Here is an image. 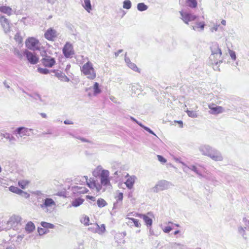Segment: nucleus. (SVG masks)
Returning <instances> with one entry per match:
<instances>
[{
    "label": "nucleus",
    "mask_w": 249,
    "mask_h": 249,
    "mask_svg": "<svg viewBox=\"0 0 249 249\" xmlns=\"http://www.w3.org/2000/svg\"><path fill=\"white\" fill-rule=\"evenodd\" d=\"M94 176L100 175V182H97L93 178H88L87 176H84L88 186L92 189H95L97 192L102 190V187H109L111 183L109 179V172L107 170L103 169L99 165L93 172Z\"/></svg>",
    "instance_id": "f257e3e1"
},
{
    "label": "nucleus",
    "mask_w": 249,
    "mask_h": 249,
    "mask_svg": "<svg viewBox=\"0 0 249 249\" xmlns=\"http://www.w3.org/2000/svg\"><path fill=\"white\" fill-rule=\"evenodd\" d=\"M198 150L202 155L209 157L214 161H221L223 160L221 153L209 144L200 145Z\"/></svg>",
    "instance_id": "f03ea898"
},
{
    "label": "nucleus",
    "mask_w": 249,
    "mask_h": 249,
    "mask_svg": "<svg viewBox=\"0 0 249 249\" xmlns=\"http://www.w3.org/2000/svg\"><path fill=\"white\" fill-rule=\"evenodd\" d=\"M212 54L210 56V60L212 64L217 65L222 62L221 57L222 52L219 45L216 43H213L211 46Z\"/></svg>",
    "instance_id": "7ed1b4c3"
},
{
    "label": "nucleus",
    "mask_w": 249,
    "mask_h": 249,
    "mask_svg": "<svg viewBox=\"0 0 249 249\" xmlns=\"http://www.w3.org/2000/svg\"><path fill=\"white\" fill-rule=\"evenodd\" d=\"M81 72L90 80H93L96 77V71L93 68V64L90 61H88L81 68Z\"/></svg>",
    "instance_id": "20e7f679"
},
{
    "label": "nucleus",
    "mask_w": 249,
    "mask_h": 249,
    "mask_svg": "<svg viewBox=\"0 0 249 249\" xmlns=\"http://www.w3.org/2000/svg\"><path fill=\"white\" fill-rule=\"evenodd\" d=\"M55 206V201L48 197L42 199V203L39 204L40 208L46 213H51L52 209H54Z\"/></svg>",
    "instance_id": "39448f33"
},
{
    "label": "nucleus",
    "mask_w": 249,
    "mask_h": 249,
    "mask_svg": "<svg viewBox=\"0 0 249 249\" xmlns=\"http://www.w3.org/2000/svg\"><path fill=\"white\" fill-rule=\"evenodd\" d=\"M172 184L171 182L165 180L159 181L155 186L152 188V190L154 193H158L160 191H163L169 188Z\"/></svg>",
    "instance_id": "423d86ee"
},
{
    "label": "nucleus",
    "mask_w": 249,
    "mask_h": 249,
    "mask_svg": "<svg viewBox=\"0 0 249 249\" xmlns=\"http://www.w3.org/2000/svg\"><path fill=\"white\" fill-rule=\"evenodd\" d=\"M33 131L31 128H28L25 127H19L16 128L14 131L18 139L25 138V136H29L30 135V132Z\"/></svg>",
    "instance_id": "0eeeda50"
},
{
    "label": "nucleus",
    "mask_w": 249,
    "mask_h": 249,
    "mask_svg": "<svg viewBox=\"0 0 249 249\" xmlns=\"http://www.w3.org/2000/svg\"><path fill=\"white\" fill-rule=\"evenodd\" d=\"M43 56L41 59L42 64L46 67L52 68L55 64L54 58L48 55L45 52L41 53Z\"/></svg>",
    "instance_id": "6e6552de"
},
{
    "label": "nucleus",
    "mask_w": 249,
    "mask_h": 249,
    "mask_svg": "<svg viewBox=\"0 0 249 249\" xmlns=\"http://www.w3.org/2000/svg\"><path fill=\"white\" fill-rule=\"evenodd\" d=\"M26 47L33 51L39 50V41L34 37H29L25 42Z\"/></svg>",
    "instance_id": "1a4fd4ad"
},
{
    "label": "nucleus",
    "mask_w": 249,
    "mask_h": 249,
    "mask_svg": "<svg viewBox=\"0 0 249 249\" xmlns=\"http://www.w3.org/2000/svg\"><path fill=\"white\" fill-rule=\"evenodd\" d=\"M63 53L66 58H71L74 54L73 46L70 42H67L63 48Z\"/></svg>",
    "instance_id": "9d476101"
},
{
    "label": "nucleus",
    "mask_w": 249,
    "mask_h": 249,
    "mask_svg": "<svg viewBox=\"0 0 249 249\" xmlns=\"http://www.w3.org/2000/svg\"><path fill=\"white\" fill-rule=\"evenodd\" d=\"M23 54L30 64L35 65L38 63L39 58L36 54L27 50L24 51Z\"/></svg>",
    "instance_id": "9b49d317"
},
{
    "label": "nucleus",
    "mask_w": 249,
    "mask_h": 249,
    "mask_svg": "<svg viewBox=\"0 0 249 249\" xmlns=\"http://www.w3.org/2000/svg\"><path fill=\"white\" fill-rule=\"evenodd\" d=\"M179 13L181 16V18L186 24H188L189 21H194L197 18L196 15L189 13L187 12L183 11H180Z\"/></svg>",
    "instance_id": "f8f14e48"
},
{
    "label": "nucleus",
    "mask_w": 249,
    "mask_h": 249,
    "mask_svg": "<svg viewBox=\"0 0 249 249\" xmlns=\"http://www.w3.org/2000/svg\"><path fill=\"white\" fill-rule=\"evenodd\" d=\"M21 218L18 215H13L10 217L7 224L10 228L16 227L21 221Z\"/></svg>",
    "instance_id": "ddd939ff"
},
{
    "label": "nucleus",
    "mask_w": 249,
    "mask_h": 249,
    "mask_svg": "<svg viewBox=\"0 0 249 249\" xmlns=\"http://www.w3.org/2000/svg\"><path fill=\"white\" fill-rule=\"evenodd\" d=\"M125 177L127 178V179L124 182L126 187L128 189H132L133 188V186L137 179V178L135 176H129L128 173L126 174Z\"/></svg>",
    "instance_id": "4468645a"
},
{
    "label": "nucleus",
    "mask_w": 249,
    "mask_h": 249,
    "mask_svg": "<svg viewBox=\"0 0 249 249\" xmlns=\"http://www.w3.org/2000/svg\"><path fill=\"white\" fill-rule=\"evenodd\" d=\"M0 23L5 33H7L10 31V23L8 20L7 18H6L4 16H1L0 17Z\"/></svg>",
    "instance_id": "2eb2a0df"
},
{
    "label": "nucleus",
    "mask_w": 249,
    "mask_h": 249,
    "mask_svg": "<svg viewBox=\"0 0 249 249\" xmlns=\"http://www.w3.org/2000/svg\"><path fill=\"white\" fill-rule=\"evenodd\" d=\"M44 36L47 39L53 40L57 36V32L54 29L49 28L45 32Z\"/></svg>",
    "instance_id": "dca6fc26"
},
{
    "label": "nucleus",
    "mask_w": 249,
    "mask_h": 249,
    "mask_svg": "<svg viewBox=\"0 0 249 249\" xmlns=\"http://www.w3.org/2000/svg\"><path fill=\"white\" fill-rule=\"evenodd\" d=\"M71 190L73 194L79 195L88 192V190L85 187L78 186H75L72 187Z\"/></svg>",
    "instance_id": "f3484780"
},
{
    "label": "nucleus",
    "mask_w": 249,
    "mask_h": 249,
    "mask_svg": "<svg viewBox=\"0 0 249 249\" xmlns=\"http://www.w3.org/2000/svg\"><path fill=\"white\" fill-rule=\"evenodd\" d=\"M201 177L211 181L212 184L214 186H217L220 184V182L216 179V178L211 174L207 173L205 175H202Z\"/></svg>",
    "instance_id": "a211bd4d"
},
{
    "label": "nucleus",
    "mask_w": 249,
    "mask_h": 249,
    "mask_svg": "<svg viewBox=\"0 0 249 249\" xmlns=\"http://www.w3.org/2000/svg\"><path fill=\"white\" fill-rule=\"evenodd\" d=\"M181 163L183 166V167H182V169L184 172H187V169H189L192 171H193L194 172H195L196 174H197L200 177H202V175L199 172L198 170L197 169V167L195 165H191L190 166H187L185 163L183 162H181Z\"/></svg>",
    "instance_id": "6ab92c4d"
},
{
    "label": "nucleus",
    "mask_w": 249,
    "mask_h": 249,
    "mask_svg": "<svg viewBox=\"0 0 249 249\" xmlns=\"http://www.w3.org/2000/svg\"><path fill=\"white\" fill-rule=\"evenodd\" d=\"M124 60L125 63H126L127 66L133 70L135 71L140 72V69L137 67L136 65L131 62L130 59L128 57H127L126 55L125 56Z\"/></svg>",
    "instance_id": "aec40b11"
},
{
    "label": "nucleus",
    "mask_w": 249,
    "mask_h": 249,
    "mask_svg": "<svg viewBox=\"0 0 249 249\" xmlns=\"http://www.w3.org/2000/svg\"><path fill=\"white\" fill-rule=\"evenodd\" d=\"M53 72H55V76L61 81L69 82L70 79L65 75V73L61 71H56L55 70H54Z\"/></svg>",
    "instance_id": "412c9836"
},
{
    "label": "nucleus",
    "mask_w": 249,
    "mask_h": 249,
    "mask_svg": "<svg viewBox=\"0 0 249 249\" xmlns=\"http://www.w3.org/2000/svg\"><path fill=\"white\" fill-rule=\"evenodd\" d=\"M209 108L212 111L213 114H219L223 113L224 111V109L221 106H209Z\"/></svg>",
    "instance_id": "4be33fe9"
},
{
    "label": "nucleus",
    "mask_w": 249,
    "mask_h": 249,
    "mask_svg": "<svg viewBox=\"0 0 249 249\" xmlns=\"http://www.w3.org/2000/svg\"><path fill=\"white\" fill-rule=\"evenodd\" d=\"M205 24L204 22H196L195 25L192 26V28L193 30L195 31H203L204 30Z\"/></svg>",
    "instance_id": "5701e85b"
},
{
    "label": "nucleus",
    "mask_w": 249,
    "mask_h": 249,
    "mask_svg": "<svg viewBox=\"0 0 249 249\" xmlns=\"http://www.w3.org/2000/svg\"><path fill=\"white\" fill-rule=\"evenodd\" d=\"M1 137H2L5 138L6 140H8L10 143L15 144V142L16 141V138L12 136L11 134L8 133H4L1 134Z\"/></svg>",
    "instance_id": "b1692460"
},
{
    "label": "nucleus",
    "mask_w": 249,
    "mask_h": 249,
    "mask_svg": "<svg viewBox=\"0 0 249 249\" xmlns=\"http://www.w3.org/2000/svg\"><path fill=\"white\" fill-rule=\"evenodd\" d=\"M93 90V95L95 96H97V95L101 93L102 90L100 88L99 84L97 82H95L93 84V87H92Z\"/></svg>",
    "instance_id": "393cba45"
},
{
    "label": "nucleus",
    "mask_w": 249,
    "mask_h": 249,
    "mask_svg": "<svg viewBox=\"0 0 249 249\" xmlns=\"http://www.w3.org/2000/svg\"><path fill=\"white\" fill-rule=\"evenodd\" d=\"M84 201V199L78 197L73 199L71 202V206L74 207H77L81 205L83 202Z\"/></svg>",
    "instance_id": "a878e982"
},
{
    "label": "nucleus",
    "mask_w": 249,
    "mask_h": 249,
    "mask_svg": "<svg viewBox=\"0 0 249 249\" xmlns=\"http://www.w3.org/2000/svg\"><path fill=\"white\" fill-rule=\"evenodd\" d=\"M140 217L143 219L147 226H151L152 225V220L151 218L145 214H140Z\"/></svg>",
    "instance_id": "bb28decb"
},
{
    "label": "nucleus",
    "mask_w": 249,
    "mask_h": 249,
    "mask_svg": "<svg viewBox=\"0 0 249 249\" xmlns=\"http://www.w3.org/2000/svg\"><path fill=\"white\" fill-rule=\"evenodd\" d=\"M126 219H128L127 222V224L130 225H132V224L136 227H140L141 226V224L139 222V221L133 218H130L128 217H126Z\"/></svg>",
    "instance_id": "cd10ccee"
},
{
    "label": "nucleus",
    "mask_w": 249,
    "mask_h": 249,
    "mask_svg": "<svg viewBox=\"0 0 249 249\" xmlns=\"http://www.w3.org/2000/svg\"><path fill=\"white\" fill-rule=\"evenodd\" d=\"M82 6L84 9L89 13L92 10L90 0H84V3Z\"/></svg>",
    "instance_id": "c85d7f7f"
},
{
    "label": "nucleus",
    "mask_w": 249,
    "mask_h": 249,
    "mask_svg": "<svg viewBox=\"0 0 249 249\" xmlns=\"http://www.w3.org/2000/svg\"><path fill=\"white\" fill-rule=\"evenodd\" d=\"M0 11L3 13L11 15L12 14V10L9 6H2L0 7Z\"/></svg>",
    "instance_id": "c756f323"
},
{
    "label": "nucleus",
    "mask_w": 249,
    "mask_h": 249,
    "mask_svg": "<svg viewBox=\"0 0 249 249\" xmlns=\"http://www.w3.org/2000/svg\"><path fill=\"white\" fill-rule=\"evenodd\" d=\"M35 229V226L32 222H28L25 227V230L28 233H31Z\"/></svg>",
    "instance_id": "7c9ffc66"
},
{
    "label": "nucleus",
    "mask_w": 249,
    "mask_h": 249,
    "mask_svg": "<svg viewBox=\"0 0 249 249\" xmlns=\"http://www.w3.org/2000/svg\"><path fill=\"white\" fill-rule=\"evenodd\" d=\"M106 231V226L105 225L103 224L101 226L98 224L97 233L99 234H103Z\"/></svg>",
    "instance_id": "2f4dec72"
},
{
    "label": "nucleus",
    "mask_w": 249,
    "mask_h": 249,
    "mask_svg": "<svg viewBox=\"0 0 249 249\" xmlns=\"http://www.w3.org/2000/svg\"><path fill=\"white\" fill-rule=\"evenodd\" d=\"M186 3L187 5L192 8H196L197 4L196 0H187Z\"/></svg>",
    "instance_id": "473e14b6"
},
{
    "label": "nucleus",
    "mask_w": 249,
    "mask_h": 249,
    "mask_svg": "<svg viewBox=\"0 0 249 249\" xmlns=\"http://www.w3.org/2000/svg\"><path fill=\"white\" fill-rule=\"evenodd\" d=\"M80 221L85 226H87L89 225V218L88 216L84 215L83 217H82Z\"/></svg>",
    "instance_id": "72a5a7b5"
},
{
    "label": "nucleus",
    "mask_w": 249,
    "mask_h": 249,
    "mask_svg": "<svg viewBox=\"0 0 249 249\" xmlns=\"http://www.w3.org/2000/svg\"><path fill=\"white\" fill-rule=\"evenodd\" d=\"M137 9L140 11H144L148 9V6L144 3H139L137 4Z\"/></svg>",
    "instance_id": "f704fd0d"
},
{
    "label": "nucleus",
    "mask_w": 249,
    "mask_h": 249,
    "mask_svg": "<svg viewBox=\"0 0 249 249\" xmlns=\"http://www.w3.org/2000/svg\"><path fill=\"white\" fill-rule=\"evenodd\" d=\"M41 225L45 229H53L54 228V225L53 224L47 223L46 222H41Z\"/></svg>",
    "instance_id": "c9c22d12"
},
{
    "label": "nucleus",
    "mask_w": 249,
    "mask_h": 249,
    "mask_svg": "<svg viewBox=\"0 0 249 249\" xmlns=\"http://www.w3.org/2000/svg\"><path fill=\"white\" fill-rule=\"evenodd\" d=\"M31 98L36 101L39 100L41 102H44V100L42 99L41 96L37 93H32Z\"/></svg>",
    "instance_id": "e433bc0d"
},
{
    "label": "nucleus",
    "mask_w": 249,
    "mask_h": 249,
    "mask_svg": "<svg viewBox=\"0 0 249 249\" xmlns=\"http://www.w3.org/2000/svg\"><path fill=\"white\" fill-rule=\"evenodd\" d=\"M9 190L13 192V193H16L17 194H20V193L21 192V189H20L19 188H18V187H15V186H10L9 188Z\"/></svg>",
    "instance_id": "4c0bfd02"
},
{
    "label": "nucleus",
    "mask_w": 249,
    "mask_h": 249,
    "mask_svg": "<svg viewBox=\"0 0 249 249\" xmlns=\"http://www.w3.org/2000/svg\"><path fill=\"white\" fill-rule=\"evenodd\" d=\"M97 203L98 206L100 208L104 207L107 205V203L106 202V201L104 199H102V198L98 199V200H97Z\"/></svg>",
    "instance_id": "58836bf2"
},
{
    "label": "nucleus",
    "mask_w": 249,
    "mask_h": 249,
    "mask_svg": "<svg viewBox=\"0 0 249 249\" xmlns=\"http://www.w3.org/2000/svg\"><path fill=\"white\" fill-rule=\"evenodd\" d=\"M123 8L126 9H129L131 7V2L129 0H125L123 2Z\"/></svg>",
    "instance_id": "ea45409f"
},
{
    "label": "nucleus",
    "mask_w": 249,
    "mask_h": 249,
    "mask_svg": "<svg viewBox=\"0 0 249 249\" xmlns=\"http://www.w3.org/2000/svg\"><path fill=\"white\" fill-rule=\"evenodd\" d=\"M90 226L88 228V230L93 233H97V229L98 224L94 223L90 224Z\"/></svg>",
    "instance_id": "a19ab883"
},
{
    "label": "nucleus",
    "mask_w": 249,
    "mask_h": 249,
    "mask_svg": "<svg viewBox=\"0 0 249 249\" xmlns=\"http://www.w3.org/2000/svg\"><path fill=\"white\" fill-rule=\"evenodd\" d=\"M245 229L244 227L239 226L238 228V232L241 234L244 238H246V237L245 236L246 235L245 233Z\"/></svg>",
    "instance_id": "79ce46f5"
},
{
    "label": "nucleus",
    "mask_w": 249,
    "mask_h": 249,
    "mask_svg": "<svg viewBox=\"0 0 249 249\" xmlns=\"http://www.w3.org/2000/svg\"><path fill=\"white\" fill-rule=\"evenodd\" d=\"M14 39L18 43L22 42V38L18 32L15 35Z\"/></svg>",
    "instance_id": "37998d69"
},
{
    "label": "nucleus",
    "mask_w": 249,
    "mask_h": 249,
    "mask_svg": "<svg viewBox=\"0 0 249 249\" xmlns=\"http://www.w3.org/2000/svg\"><path fill=\"white\" fill-rule=\"evenodd\" d=\"M37 71L42 74H47L49 73L50 71L46 68H38L37 69Z\"/></svg>",
    "instance_id": "c03bdc74"
},
{
    "label": "nucleus",
    "mask_w": 249,
    "mask_h": 249,
    "mask_svg": "<svg viewBox=\"0 0 249 249\" xmlns=\"http://www.w3.org/2000/svg\"><path fill=\"white\" fill-rule=\"evenodd\" d=\"M187 113L188 115L192 118H196L197 116V113L195 111L187 110Z\"/></svg>",
    "instance_id": "a18cd8bd"
},
{
    "label": "nucleus",
    "mask_w": 249,
    "mask_h": 249,
    "mask_svg": "<svg viewBox=\"0 0 249 249\" xmlns=\"http://www.w3.org/2000/svg\"><path fill=\"white\" fill-rule=\"evenodd\" d=\"M243 221L244 223V227L246 230L249 231V220L246 218H244Z\"/></svg>",
    "instance_id": "49530a36"
},
{
    "label": "nucleus",
    "mask_w": 249,
    "mask_h": 249,
    "mask_svg": "<svg viewBox=\"0 0 249 249\" xmlns=\"http://www.w3.org/2000/svg\"><path fill=\"white\" fill-rule=\"evenodd\" d=\"M48 231V230L42 228H38V232L40 235H43L44 234L47 233Z\"/></svg>",
    "instance_id": "de8ad7c7"
},
{
    "label": "nucleus",
    "mask_w": 249,
    "mask_h": 249,
    "mask_svg": "<svg viewBox=\"0 0 249 249\" xmlns=\"http://www.w3.org/2000/svg\"><path fill=\"white\" fill-rule=\"evenodd\" d=\"M158 160L159 161H160L162 163H165L167 160L162 156L160 155H157Z\"/></svg>",
    "instance_id": "09e8293b"
},
{
    "label": "nucleus",
    "mask_w": 249,
    "mask_h": 249,
    "mask_svg": "<svg viewBox=\"0 0 249 249\" xmlns=\"http://www.w3.org/2000/svg\"><path fill=\"white\" fill-rule=\"evenodd\" d=\"M142 127L143 128L144 130H145L147 132H148L149 133H150V134L156 136L155 133L152 130H151L149 127H148L146 126H144V125H142Z\"/></svg>",
    "instance_id": "8fccbe9b"
},
{
    "label": "nucleus",
    "mask_w": 249,
    "mask_h": 249,
    "mask_svg": "<svg viewBox=\"0 0 249 249\" xmlns=\"http://www.w3.org/2000/svg\"><path fill=\"white\" fill-rule=\"evenodd\" d=\"M14 53L19 58H22V54L20 52V51L18 49H15L14 50Z\"/></svg>",
    "instance_id": "3c124183"
},
{
    "label": "nucleus",
    "mask_w": 249,
    "mask_h": 249,
    "mask_svg": "<svg viewBox=\"0 0 249 249\" xmlns=\"http://www.w3.org/2000/svg\"><path fill=\"white\" fill-rule=\"evenodd\" d=\"M19 195L26 198H27L30 196V195L28 193H27V192H24L22 190H21V192L20 193V194H19Z\"/></svg>",
    "instance_id": "603ef678"
},
{
    "label": "nucleus",
    "mask_w": 249,
    "mask_h": 249,
    "mask_svg": "<svg viewBox=\"0 0 249 249\" xmlns=\"http://www.w3.org/2000/svg\"><path fill=\"white\" fill-rule=\"evenodd\" d=\"M117 201H122L123 198V194L122 193H119L118 195L116 196Z\"/></svg>",
    "instance_id": "864d4df0"
},
{
    "label": "nucleus",
    "mask_w": 249,
    "mask_h": 249,
    "mask_svg": "<svg viewBox=\"0 0 249 249\" xmlns=\"http://www.w3.org/2000/svg\"><path fill=\"white\" fill-rule=\"evenodd\" d=\"M172 230V228L169 226H166L163 229V231L165 233H169L170 231H171Z\"/></svg>",
    "instance_id": "5fc2aeb1"
},
{
    "label": "nucleus",
    "mask_w": 249,
    "mask_h": 249,
    "mask_svg": "<svg viewBox=\"0 0 249 249\" xmlns=\"http://www.w3.org/2000/svg\"><path fill=\"white\" fill-rule=\"evenodd\" d=\"M219 26V25L216 24L213 26V27H212L210 29V30L212 32H213L214 31H217L218 30V28Z\"/></svg>",
    "instance_id": "6e6d98bb"
},
{
    "label": "nucleus",
    "mask_w": 249,
    "mask_h": 249,
    "mask_svg": "<svg viewBox=\"0 0 249 249\" xmlns=\"http://www.w3.org/2000/svg\"><path fill=\"white\" fill-rule=\"evenodd\" d=\"M230 56H231V59L233 60H235V59H236L235 53L234 52L231 51L230 52Z\"/></svg>",
    "instance_id": "4d7b16f0"
},
{
    "label": "nucleus",
    "mask_w": 249,
    "mask_h": 249,
    "mask_svg": "<svg viewBox=\"0 0 249 249\" xmlns=\"http://www.w3.org/2000/svg\"><path fill=\"white\" fill-rule=\"evenodd\" d=\"M18 184H19V186H20L22 189L25 188V186L26 185V184L23 181H19Z\"/></svg>",
    "instance_id": "13d9d810"
},
{
    "label": "nucleus",
    "mask_w": 249,
    "mask_h": 249,
    "mask_svg": "<svg viewBox=\"0 0 249 249\" xmlns=\"http://www.w3.org/2000/svg\"><path fill=\"white\" fill-rule=\"evenodd\" d=\"M64 123L65 124H73V122H72L71 121L69 120H66L64 121Z\"/></svg>",
    "instance_id": "bf43d9fd"
},
{
    "label": "nucleus",
    "mask_w": 249,
    "mask_h": 249,
    "mask_svg": "<svg viewBox=\"0 0 249 249\" xmlns=\"http://www.w3.org/2000/svg\"><path fill=\"white\" fill-rule=\"evenodd\" d=\"M171 246H172V248L176 249L177 246H180V244H177L176 243H171Z\"/></svg>",
    "instance_id": "052dcab7"
},
{
    "label": "nucleus",
    "mask_w": 249,
    "mask_h": 249,
    "mask_svg": "<svg viewBox=\"0 0 249 249\" xmlns=\"http://www.w3.org/2000/svg\"><path fill=\"white\" fill-rule=\"evenodd\" d=\"M123 50L122 49L119 50L117 52L115 53V57H117L119 54L121 53Z\"/></svg>",
    "instance_id": "680f3d73"
},
{
    "label": "nucleus",
    "mask_w": 249,
    "mask_h": 249,
    "mask_svg": "<svg viewBox=\"0 0 249 249\" xmlns=\"http://www.w3.org/2000/svg\"><path fill=\"white\" fill-rule=\"evenodd\" d=\"M87 198L94 201L96 199L95 197L94 196H87Z\"/></svg>",
    "instance_id": "e2e57ef3"
},
{
    "label": "nucleus",
    "mask_w": 249,
    "mask_h": 249,
    "mask_svg": "<svg viewBox=\"0 0 249 249\" xmlns=\"http://www.w3.org/2000/svg\"><path fill=\"white\" fill-rule=\"evenodd\" d=\"M40 115L43 118H47V114L45 113H40Z\"/></svg>",
    "instance_id": "0e129e2a"
},
{
    "label": "nucleus",
    "mask_w": 249,
    "mask_h": 249,
    "mask_svg": "<svg viewBox=\"0 0 249 249\" xmlns=\"http://www.w3.org/2000/svg\"><path fill=\"white\" fill-rule=\"evenodd\" d=\"M133 122H134L136 123H137L141 127H142V125H143V124L141 123H140L139 121H138L136 119H135V120Z\"/></svg>",
    "instance_id": "69168bd1"
},
{
    "label": "nucleus",
    "mask_w": 249,
    "mask_h": 249,
    "mask_svg": "<svg viewBox=\"0 0 249 249\" xmlns=\"http://www.w3.org/2000/svg\"><path fill=\"white\" fill-rule=\"evenodd\" d=\"M3 84L6 88H7V89L10 88V86L7 84V83L5 81L3 82Z\"/></svg>",
    "instance_id": "338daca9"
},
{
    "label": "nucleus",
    "mask_w": 249,
    "mask_h": 249,
    "mask_svg": "<svg viewBox=\"0 0 249 249\" xmlns=\"http://www.w3.org/2000/svg\"><path fill=\"white\" fill-rule=\"evenodd\" d=\"M80 140L83 142H88V141L84 138H80Z\"/></svg>",
    "instance_id": "774afa93"
}]
</instances>
